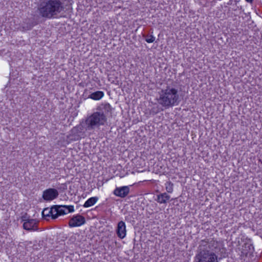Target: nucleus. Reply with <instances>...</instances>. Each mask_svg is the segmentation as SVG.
I'll return each instance as SVG.
<instances>
[{
  "label": "nucleus",
  "mask_w": 262,
  "mask_h": 262,
  "mask_svg": "<svg viewBox=\"0 0 262 262\" xmlns=\"http://www.w3.org/2000/svg\"><path fill=\"white\" fill-rule=\"evenodd\" d=\"M112 107L108 103L101 104L97 108V112L92 113L82 121L81 124L74 127L71 130V134L80 137L79 134L86 131H93L99 128L101 125H104L107 121V115L111 114Z\"/></svg>",
  "instance_id": "1"
},
{
  "label": "nucleus",
  "mask_w": 262,
  "mask_h": 262,
  "mask_svg": "<svg viewBox=\"0 0 262 262\" xmlns=\"http://www.w3.org/2000/svg\"><path fill=\"white\" fill-rule=\"evenodd\" d=\"M66 0H41L38 6L39 14L48 19L57 17L65 9Z\"/></svg>",
  "instance_id": "2"
},
{
  "label": "nucleus",
  "mask_w": 262,
  "mask_h": 262,
  "mask_svg": "<svg viewBox=\"0 0 262 262\" xmlns=\"http://www.w3.org/2000/svg\"><path fill=\"white\" fill-rule=\"evenodd\" d=\"M217 243L213 239L201 240L195 256L194 262H218L214 249L216 248Z\"/></svg>",
  "instance_id": "3"
},
{
  "label": "nucleus",
  "mask_w": 262,
  "mask_h": 262,
  "mask_svg": "<svg viewBox=\"0 0 262 262\" xmlns=\"http://www.w3.org/2000/svg\"><path fill=\"white\" fill-rule=\"evenodd\" d=\"M158 98V103L165 109L169 108L179 103L178 90L175 88L167 85L165 89H162L159 92Z\"/></svg>",
  "instance_id": "4"
},
{
  "label": "nucleus",
  "mask_w": 262,
  "mask_h": 262,
  "mask_svg": "<svg viewBox=\"0 0 262 262\" xmlns=\"http://www.w3.org/2000/svg\"><path fill=\"white\" fill-rule=\"evenodd\" d=\"M53 208L55 215H53L54 219H57L59 216L63 215L68 213L73 212L74 208L73 205H53Z\"/></svg>",
  "instance_id": "5"
},
{
  "label": "nucleus",
  "mask_w": 262,
  "mask_h": 262,
  "mask_svg": "<svg viewBox=\"0 0 262 262\" xmlns=\"http://www.w3.org/2000/svg\"><path fill=\"white\" fill-rule=\"evenodd\" d=\"M85 223V217L80 215L76 214L73 215L69 222V226L70 227H79Z\"/></svg>",
  "instance_id": "6"
},
{
  "label": "nucleus",
  "mask_w": 262,
  "mask_h": 262,
  "mask_svg": "<svg viewBox=\"0 0 262 262\" xmlns=\"http://www.w3.org/2000/svg\"><path fill=\"white\" fill-rule=\"evenodd\" d=\"M58 195V191L56 189L49 188L43 191L42 198L46 201H51L56 199Z\"/></svg>",
  "instance_id": "7"
},
{
  "label": "nucleus",
  "mask_w": 262,
  "mask_h": 262,
  "mask_svg": "<svg viewBox=\"0 0 262 262\" xmlns=\"http://www.w3.org/2000/svg\"><path fill=\"white\" fill-rule=\"evenodd\" d=\"M37 221L35 219H29L23 223V228L29 231L38 230Z\"/></svg>",
  "instance_id": "8"
},
{
  "label": "nucleus",
  "mask_w": 262,
  "mask_h": 262,
  "mask_svg": "<svg viewBox=\"0 0 262 262\" xmlns=\"http://www.w3.org/2000/svg\"><path fill=\"white\" fill-rule=\"evenodd\" d=\"M129 186H122L120 187H117L114 190V194L119 197L124 198L126 197L129 192Z\"/></svg>",
  "instance_id": "9"
},
{
  "label": "nucleus",
  "mask_w": 262,
  "mask_h": 262,
  "mask_svg": "<svg viewBox=\"0 0 262 262\" xmlns=\"http://www.w3.org/2000/svg\"><path fill=\"white\" fill-rule=\"evenodd\" d=\"M117 236L121 238H124L126 236V230L125 223L121 221L118 222L116 230Z\"/></svg>",
  "instance_id": "10"
},
{
  "label": "nucleus",
  "mask_w": 262,
  "mask_h": 262,
  "mask_svg": "<svg viewBox=\"0 0 262 262\" xmlns=\"http://www.w3.org/2000/svg\"><path fill=\"white\" fill-rule=\"evenodd\" d=\"M55 209L53 208V206H52L51 208H46L43 210L42 211V215L43 217L45 219H47V217H51L53 220H55L53 217V215H55V212H54V210Z\"/></svg>",
  "instance_id": "11"
},
{
  "label": "nucleus",
  "mask_w": 262,
  "mask_h": 262,
  "mask_svg": "<svg viewBox=\"0 0 262 262\" xmlns=\"http://www.w3.org/2000/svg\"><path fill=\"white\" fill-rule=\"evenodd\" d=\"M170 198V195L164 192L158 195L155 200L160 204H165L169 200Z\"/></svg>",
  "instance_id": "12"
},
{
  "label": "nucleus",
  "mask_w": 262,
  "mask_h": 262,
  "mask_svg": "<svg viewBox=\"0 0 262 262\" xmlns=\"http://www.w3.org/2000/svg\"><path fill=\"white\" fill-rule=\"evenodd\" d=\"M104 96V93L102 91H96L90 94L88 98L95 100H98Z\"/></svg>",
  "instance_id": "13"
},
{
  "label": "nucleus",
  "mask_w": 262,
  "mask_h": 262,
  "mask_svg": "<svg viewBox=\"0 0 262 262\" xmlns=\"http://www.w3.org/2000/svg\"><path fill=\"white\" fill-rule=\"evenodd\" d=\"M98 197L94 196L89 198L83 205V207L88 208L94 205L98 201Z\"/></svg>",
  "instance_id": "14"
},
{
  "label": "nucleus",
  "mask_w": 262,
  "mask_h": 262,
  "mask_svg": "<svg viewBox=\"0 0 262 262\" xmlns=\"http://www.w3.org/2000/svg\"><path fill=\"white\" fill-rule=\"evenodd\" d=\"M245 249H243L244 254L247 255L248 253L251 254L254 251V247L253 245L249 243H245L243 246Z\"/></svg>",
  "instance_id": "15"
},
{
  "label": "nucleus",
  "mask_w": 262,
  "mask_h": 262,
  "mask_svg": "<svg viewBox=\"0 0 262 262\" xmlns=\"http://www.w3.org/2000/svg\"><path fill=\"white\" fill-rule=\"evenodd\" d=\"M173 184L170 182H167L165 184V188L168 193H171L173 191Z\"/></svg>",
  "instance_id": "16"
},
{
  "label": "nucleus",
  "mask_w": 262,
  "mask_h": 262,
  "mask_svg": "<svg viewBox=\"0 0 262 262\" xmlns=\"http://www.w3.org/2000/svg\"><path fill=\"white\" fill-rule=\"evenodd\" d=\"M143 36L145 38L146 41L148 43H152L155 40V37L152 35H143Z\"/></svg>",
  "instance_id": "17"
},
{
  "label": "nucleus",
  "mask_w": 262,
  "mask_h": 262,
  "mask_svg": "<svg viewBox=\"0 0 262 262\" xmlns=\"http://www.w3.org/2000/svg\"><path fill=\"white\" fill-rule=\"evenodd\" d=\"M238 2V1L237 0H229V1L228 2L227 4L228 5H236Z\"/></svg>",
  "instance_id": "18"
},
{
  "label": "nucleus",
  "mask_w": 262,
  "mask_h": 262,
  "mask_svg": "<svg viewBox=\"0 0 262 262\" xmlns=\"http://www.w3.org/2000/svg\"><path fill=\"white\" fill-rule=\"evenodd\" d=\"M30 219H28L27 217V214H26L25 215H23L21 217V222H24V223L26 221H27V220H29Z\"/></svg>",
  "instance_id": "19"
},
{
  "label": "nucleus",
  "mask_w": 262,
  "mask_h": 262,
  "mask_svg": "<svg viewBox=\"0 0 262 262\" xmlns=\"http://www.w3.org/2000/svg\"><path fill=\"white\" fill-rule=\"evenodd\" d=\"M238 8V7L237 6V5H235V7H234V8L233 9V11H236L237 10V9Z\"/></svg>",
  "instance_id": "20"
},
{
  "label": "nucleus",
  "mask_w": 262,
  "mask_h": 262,
  "mask_svg": "<svg viewBox=\"0 0 262 262\" xmlns=\"http://www.w3.org/2000/svg\"><path fill=\"white\" fill-rule=\"evenodd\" d=\"M247 2L249 3H252L253 1V0H245Z\"/></svg>",
  "instance_id": "21"
},
{
  "label": "nucleus",
  "mask_w": 262,
  "mask_h": 262,
  "mask_svg": "<svg viewBox=\"0 0 262 262\" xmlns=\"http://www.w3.org/2000/svg\"><path fill=\"white\" fill-rule=\"evenodd\" d=\"M111 77H108V80H109V81H111Z\"/></svg>",
  "instance_id": "22"
}]
</instances>
